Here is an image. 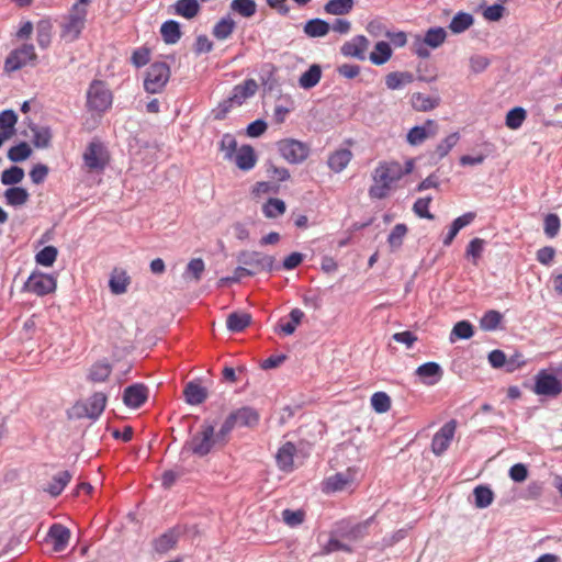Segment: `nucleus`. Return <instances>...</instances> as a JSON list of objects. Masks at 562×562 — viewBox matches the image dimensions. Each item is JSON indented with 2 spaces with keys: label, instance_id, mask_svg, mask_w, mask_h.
I'll list each match as a JSON object with an SVG mask.
<instances>
[{
  "label": "nucleus",
  "instance_id": "f257e3e1",
  "mask_svg": "<svg viewBox=\"0 0 562 562\" xmlns=\"http://www.w3.org/2000/svg\"><path fill=\"white\" fill-rule=\"evenodd\" d=\"M414 169V160L408 159L403 166L396 160L380 161L372 172V184L369 196L373 200H383L396 189L397 182Z\"/></svg>",
  "mask_w": 562,
  "mask_h": 562
},
{
  "label": "nucleus",
  "instance_id": "f03ea898",
  "mask_svg": "<svg viewBox=\"0 0 562 562\" xmlns=\"http://www.w3.org/2000/svg\"><path fill=\"white\" fill-rule=\"evenodd\" d=\"M216 443L222 446L226 445L223 443V440L218 439V432L215 434L214 426L207 422H204L201 425L200 430L184 443L183 450H188L198 457H205L212 451Z\"/></svg>",
  "mask_w": 562,
  "mask_h": 562
},
{
  "label": "nucleus",
  "instance_id": "7ed1b4c3",
  "mask_svg": "<svg viewBox=\"0 0 562 562\" xmlns=\"http://www.w3.org/2000/svg\"><path fill=\"white\" fill-rule=\"evenodd\" d=\"M90 0H77L61 24V37L72 42L79 37L86 25Z\"/></svg>",
  "mask_w": 562,
  "mask_h": 562
},
{
  "label": "nucleus",
  "instance_id": "20e7f679",
  "mask_svg": "<svg viewBox=\"0 0 562 562\" xmlns=\"http://www.w3.org/2000/svg\"><path fill=\"white\" fill-rule=\"evenodd\" d=\"M260 419L259 413L249 406L232 412L218 430V439L227 443L228 435L235 427H255Z\"/></svg>",
  "mask_w": 562,
  "mask_h": 562
},
{
  "label": "nucleus",
  "instance_id": "39448f33",
  "mask_svg": "<svg viewBox=\"0 0 562 562\" xmlns=\"http://www.w3.org/2000/svg\"><path fill=\"white\" fill-rule=\"evenodd\" d=\"M112 103L113 94L106 83L93 80L87 90L86 106L88 111L102 115L112 106Z\"/></svg>",
  "mask_w": 562,
  "mask_h": 562
},
{
  "label": "nucleus",
  "instance_id": "423d86ee",
  "mask_svg": "<svg viewBox=\"0 0 562 562\" xmlns=\"http://www.w3.org/2000/svg\"><path fill=\"white\" fill-rule=\"evenodd\" d=\"M83 165L89 172H100L110 161V155L104 144L99 139L91 140L82 155Z\"/></svg>",
  "mask_w": 562,
  "mask_h": 562
},
{
  "label": "nucleus",
  "instance_id": "0eeeda50",
  "mask_svg": "<svg viewBox=\"0 0 562 562\" xmlns=\"http://www.w3.org/2000/svg\"><path fill=\"white\" fill-rule=\"evenodd\" d=\"M447 38V32L443 27H430L424 37L416 36L413 43V52L419 58H428L430 56L429 48L436 49L440 47Z\"/></svg>",
  "mask_w": 562,
  "mask_h": 562
},
{
  "label": "nucleus",
  "instance_id": "6e6552de",
  "mask_svg": "<svg viewBox=\"0 0 562 562\" xmlns=\"http://www.w3.org/2000/svg\"><path fill=\"white\" fill-rule=\"evenodd\" d=\"M170 68L166 63H154L146 71L144 88L148 93H159L170 79Z\"/></svg>",
  "mask_w": 562,
  "mask_h": 562
},
{
  "label": "nucleus",
  "instance_id": "1a4fd4ad",
  "mask_svg": "<svg viewBox=\"0 0 562 562\" xmlns=\"http://www.w3.org/2000/svg\"><path fill=\"white\" fill-rule=\"evenodd\" d=\"M238 262L246 266L248 274L255 276L262 271H271L274 258L259 251H241L237 258Z\"/></svg>",
  "mask_w": 562,
  "mask_h": 562
},
{
  "label": "nucleus",
  "instance_id": "9d476101",
  "mask_svg": "<svg viewBox=\"0 0 562 562\" xmlns=\"http://www.w3.org/2000/svg\"><path fill=\"white\" fill-rule=\"evenodd\" d=\"M280 155L290 164H301L310 155V147L293 138L281 139L277 143Z\"/></svg>",
  "mask_w": 562,
  "mask_h": 562
},
{
  "label": "nucleus",
  "instance_id": "9b49d317",
  "mask_svg": "<svg viewBox=\"0 0 562 562\" xmlns=\"http://www.w3.org/2000/svg\"><path fill=\"white\" fill-rule=\"evenodd\" d=\"M57 280L50 274L41 271H34L24 283V291L33 293L37 296H44L56 290Z\"/></svg>",
  "mask_w": 562,
  "mask_h": 562
},
{
  "label": "nucleus",
  "instance_id": "f8f14e48",
  "mask_svg": "<svg viewBox=\"0 0 562 562\" xmlns=\"http://www.w3.org/2000/svg\"><path fill=\"white\" fill-rule=\"evenodd\" d=\"M258 89L254 79H247L243 83L234 87L232 95L222 104V112L226 113L234 105H241L248 98L252 97Z\"/></svg>",
  "mask_w": 562,
  "mask_h": 562
},
{
  "label": "nucleus",
  "instance_id": "ddd939ff",
  "mask_svg": "<svg viewBox=\"0 0 562 562\" xmlns=\"http://www.w3.org/2000/svg\"><path fill=\"white\" fill-rule=\"evenodd\" d=\"M37 55L35 53L34 45L23 44L21 47L12 50L5 59L4 67L8 71H15L29 63L36 60Z\"/></svg>",
  "mask_w": 562,
  "mask_h": 562
},
{
  "label": "nucleus",
  "instance_id": "4468645a",
  "mask_svg": "<svg viewBox=\"0 0 562 562\" xmlns=\"http://www.w3.org/2000/svg\"><path fill=\"white\" fill-rule=\"evenodd\" d=\"M186 532L183 526H173L151 541L153 549L158 554H166L177 547L180 537Z\"/></svg>",
  "mask_w": 562,
  "mask_h": 562
},
{
  "label": "nucleus",
  "instance_id": "2eb2a0df",
  "mask_svg": "<svg viewBox=\"0 0 562 562\" xmlns=\"http://www.w3.org/2000/svg\"><path fill=\"white\" fill-rule=\"evenodd\" d=\"M533 391L538 395L555 397L562 392V384L553 374L541 370L536 376Z\"/></svg>",
  "mask_w": 562,
  "mask_h": 562
},
{
  "label": "nucleus",
  "instance_id": "dca6fc26",
  "mask_svg": "<svg viewBox=\"0 0 562 562\" xmlns=\"http://www.w3.org/2000/svg\"><path fill=\"white\" fill-rule=\"evenodd\" d=\"M456 422L446 423L434 436L431 450L436 456H441L450 446L456 432Z\"/></svg>",
  "mask_w": 562,
  "mask_h": 562
},
{
  "label": "nucleus",
  "instance_id": "f3484780",
  "mask_svg": "<svg viewBox=\"0 0 562 562\" xmlns=\"http://www.w3.org/2000/svg\"><path fill=\"white\" fill-rule=\"evenodd\" d=\"M438 132V124L434 120H427L423 126H414L407 133V143L417 146L424 143L428 137H432Z\"/></svg>",
  "mask_w": 562,
  "mask_h": 562
},
{
  "label": "nucleus",
  "instance_id": "a211bd4d",
  "mask_svg": "<svg viewBox=\"0 0 562 562\" xmlns=\"http://www.w3.org/2000/svg\"><path fill=\"white\" fill-rule=\"evenodd\" d=\"M355 480V472L348 469L346 472H339L328 476L323 482V492L336 493L346 490Z\"/></svg>",
  "mask_w": 562,
  "mask_h": 562
},
{
  "label": "nucleus",
  "instance_id": "6ab92c4d",
  "mask_svg": "<svg viewBox=\"0 0 562 562\" xmlns=\"http://www.w3.org/2000/svg\"><path fill=\"white\" fill-rule=\"evenodd\" d=\"M368 47V38L364 35H357L350 41L344 43V45L340 47V52L346 57H353L360 60H364Z\"/></svg>",
  "mask_w": 562,
  "mask_h": 562
},
{
  "label": "nucleus",
  "instance_id": "aec40b11",
  "mask_svg": "<svg viewBox=\"0 0 562 562\" xmlns=\"http://www.w3.org/2000/svg\"><path fill=\"white\" fill-rule=\"evenodd\" d=\"M148 397V389L144 384H133L124 390V404L132 408L140 407Z\"/></svg>",
  "mask_w": 562,
  "mask_h": 562
},
{
  "label": "nucleus",
  "instance_id": "412c9836",
  "mask_svg": "<svg viewBox=\"0 0 562 562\" xmlns=\"http://www.w3.org/2000/svg\"><path fill=\"white\" fill-rule=\"evenodd\" d=\"M48 537L52 540L54 551L60 552L69 543L70 530L60 524H54L48 530Z\"/></svg>",
  "mask_w": 562,
  "mask_h": 562
},
{
  "label": "nucleus",
  "instance_id": "4be33fe9",
  "mask_svg": "<svg viewBox=\"0 0 562 562\" xmlns=\"http://www.w3.org/2000/svg\"><path fill=\"white\" fill-rule=\"evenodd\" d=\"M296 453V447L294 443L288 441L282 445L276 456L277 464L280 470L284 472H291L294 465V456Z\"/></svg>",
  "mask_w": 562,
  "mask_h": 562
},
{
  "label": "nucleus",
  "instance_id": "5701e85b",
  "mask_svg": "<svg viewBox=\"0 0 562 562\" xmlns=\"http://www.w3.org/2000/svg\"><path fill=\"white\" fill-rule=\"evenodd\" d=\"M106 405V395L102 392L92 394L86 404L82 405L85 416L97 419L104 411Z\"/></svg>",
  "mask_w": 562,
  "mask_h": 562
},
{
  "label": "nucleus",
  "instance_id": "b1692460",
  "mask_svg": "<svg viewBox=\"0 0 562 562\" xmlns=\"http://www.w3.org/2000/svg\"><path fill=\"white\" fill-rule=\"evenodd\" d=\"M353 155L351 150L347 148H340L333 151L327 159V165L330 170L338 173L347 168L349 162L351 161Z\"/></svg>",
  "mask_w": 562,
  "mask_h": 562
},
{
  "label": "nucleus",
  "instance_id": "393cba45",
  "mask_svg": "<svg viewBox=\"0 0 562 562\" xmlns=\"http://www.w3.org/2000/svg\"><path fill=\"white\" fill-rule=\"evenodd\" d=\"M236 166L248 171L252 169L257 162L254 148L250 145H243L234 155Z\"/></svg>",
  "mask_w": 562,
  "mask_h": 562
},
{
  "label": "nucleus",
  "instance_id": "a878e982",
  "mask_svg": "<svg viewBox=\"0 0 562 562\" xmlns=\"http://www.w3.org/2000/svg\"><path fill=\"white\" fill-rule=\"evenodd\" d=\"M183 394L187 403L190 405L202 404L207 397L206 389L200 383L193 381L186 385Z\"/></svg>",
  "mask_w": 562,
  "mask_h": 562
},
{
  "label": "nucleus",
  "instance_id": "bb28decb",
  "mask_svg": "<svg viewBox=\"0 0 562 562\" xmlns=\"http://www.w3.org/2000/svg\"><path fill=\"white\" fill-rule=\"evenodd\" d=\"M130 277L123 269L114 268L109 281L110 290L113 294H123L127 291Z\"/></svg>",
  "mask_w": 562,
  "mask_h": 562
},
{
  "label": "nucleus",
  "instance_id": "cd10ccee",
  "mask_svg": "<svg viewBox=\"0 0 562 562\" xmlns=\"http://www.w3.org/2000/svg\"><path fill=\"white\" fill-rule=\"evenodd\" d=\"M488 361L491 366L496 369L506 367L507 372H513L525 363L524 361L516 362L515 359L507 360L506 355L498 349H495L488 353Z\"/></svg>",
  "mask_w": 562,
  "mask_h": 562
},
{
  "label": "nucleus",
  "instance_id": "c85d7f7f",
  "mask_svg": "<svg viewBox=\"0 0 562 562\" xmlns=\"http://www.w3.org/2000/svg\"><path fill=\"white\" fill-rule=\"evenodd\" d=\"M393 50L389 43L381 41L374 45L373 50L369 55L370 61L375 66L386 64L392 57Z\"/></svg>",
  "mask_w": 562,
  "mask_h": 562
},
{
  "label": "nucleus",
  "instance_id": "c756f323",
  "mask_svg": "<svg viewBox=\"0 0 562 562\" xmlns=\"http://www.w3.org/2000/svg\"><path fill=\"white\" fill-rule=\"evenodd\" d=\"M251 323V315L246 312H233L226 318V326L229 331L240 333Z\"/></svg>",
  "mask_w": 562,
  "mask_h": 562
},
{
  "label": "nucleus",
  "instance_id": "7c9ffc66",
  "mask_svg": "<svg viewBox=\"0 0 562 562\" xmlns=\"http://www.w3.org/2000/svg\"><path fill=\"white\" fill-rule=\"evenodd\" d=\"M459 140L460 134L458 132L449 134L436 146L434 153L431 154V158L437 161L443 159L446 156H448L451 149L459 143Z\"/></svg>",
  "mask_w": 562,
  "mask_h": 562
},
{
  "label": "nucleus",
  "instance_id": "2f4dec72",
  "mask_svg": "<svg viewBox=\"0 0 562 562\" xmlns=\"http://www.w3.org/2000/svg\"><path fill=\"white\" fill-rule=\"evenodd\" d=\"M173 13L184 19H193L201 10L196 0H178L173 5Z\"/></svg>",
  "mask_w": 562,
  "mask_h": 562
},
{
  "label": "nucleus",
  "instance_id": "473e14b6",
  "mask_svg": "<svg viewBox=\"0 0 562 562\" xmlns=\"http://www.w3.org/2000/svg\"><path fill=\"white\" fill-rule=\"evenodd\" d=\"M160 34L166 44L172 45L179 42L182 32L177 21L169 20L162 23Z\"/></svg>",
  "mask_w": 562,
  "mask_h": 562
},
{
  "label": "nucleus",
  "instance_id": "72a5a7b5",
  "mask_svg": "<svg viewBox=\"0 0 562 562\" xmlns=\"http://www.w3.org/2000/svg\"><path fill=\"white\" fill-rule=\"evenodd\" d=\"M112 372V366L106 361H99L91 366L88 372V380L93 383H101L108 380Z\"/></svg>",
  "mask_w": 562,
  "mask_h": 562
},
{
  "label": "nucleus",
  "instance_id": "f704fd0d",
  "mask_svg": "<svg viewBox=\"0 0 562 562\" xmlns=\"http://www.w3.org/2000/svg\"><path fill=\"white\" fill-rule=\"evenodd\" d=\"M71 479L72 474L69 471H61L53 476L52 482L48 484L45 491L52 496L56 497L61 494Z\"/></svg>",
  "mask_w": 562,
  "mask_h": 562
},
{
  "label": "nucleus",
  "instance_id": "c9c22d12",
  "mask_svg": "<svg viewBox=\"0 0 562 562\" xmlns=\"http://www.w3.org/2000/svg\"><path fill=\"white\" fill-rule=\"evenodd\" d=\"M413 82V75L407 71H392L385 76V85L390 90H396Z\"/></svg>",
  "mask_w": 562,
  "mask_h": 562
},
{
  "label": "nucleus",
  "instance_id": "e433bc0d",
  "mask_svg": "<svg viewBox=\"0 0 562 562\" xmlns=\"http://www.w3.org/2000/svg\"><path fill=\"white\" fill-rule=\"evenodd\" d=\"M286 211V205L283 200L278 198H270L262 205V213L267 218H277L283 215Z\"/></svg>",
  "mask_w": 562,
  "mask_h": 562
},
{
  "label": "nucleus",
  "instance_id": "4c0bfd02",
  "mask_svg": "<svg viewBox=\"0 0 562 562\" xmlns=\"http://www.w3.org/2000/svg\"><path fill=\"white\" fill-rule=\"evenodd\" d=\"M7 204L12 206H20L27 202L30 194L22 187H12L4 191Z\"/></svg>",
  "mask_w": 562,
  "mask_h": 562
},
{
  "label": "nucleus",
  "instance_id": "58836bf2",
  "mask_svg": "<svg viewBox=\"0 0 562 562\" xmlns=\"http://www.w3.org/2000/svg\"><path fill=\"white\" fill-rule=\"evenodd\" d=\"M330 24L321 19H313L306 22L304 32L311 37H322L328 34Z\"/></svg>",
  "mask_w": 562,
  "mask_h": 562
},
{
  "label": "nucleus",
  "instance_id": "ea45409f",
  "mask_svg": "<svg viewBox=\"0 0 562 562\" xmlns=\"http://www.w3.org/2000/svg\"><path fill=\"white\" fill-rule=\"evenodd\" d=\"M352 8L353 0H329L324 7V11L327 14L344 15L348 14Z\"/></svg>",
  "mask_w": 562,
  "mask_h": 562
},
{
  "label": "nucleus",
  "instance_id": "a19ab883",
  "mask_svg": "<svg viewBox=\"0 0 562 562\" xmlns=\"http://www.w3.org/2000/svg\"><path fill=\"white\" fill-rule=\"evenodd\" d=\"M321 77V67L318 65H312L305 72L302 74L299 83L304 89H311L319 82Z\"/></svg>",
  "mask_w": 562,
  "mask_h": 562
},
{
  "label": "nucleus",
  "instance_id": "79ce46f5",
  "mask_svg": "<svg viewBox=\"0 0 562 562\" xmlns=\"http://www.w3.org/2000/svg\"><path fill=\"white\" fill-rule=\"evenodd\" d=\"M474 504L477 508L488 507L494 499L493 491L485 485H479L473 490Z\"/></svg>",
  "mask_w": 562,
  "mask_h": 562
},
{
  "label": "nucleus",
  "instance_id": "37998d69",
  "mask_svg": "<svg viewBox=\"0 0 562 562\" xmlns=\"http://www.w3.org/2000/svg\"><path fill=\"white\" fill-rule=\"evenodd\" d=\"M412 105L415 110L426 112L435 109L438 106L439 101L438 99H434L429 95H426L424 93H414L412 95Z\"/></svg>",
  "mask_w": 562,
  "mask_h": 562
},
{
  "label": "nucleus",
  "instance_id": "c03bdc74",
  "mask_svg": "<svg viewBox=\"0 0 562 562\" xmlns=\"http://www.w3.org/2000/svg\"><path fill=\"white\" fill-rule=\"evenodd\" d=\"M236 27L235 22L231 18L221 19L213 27V35L220 41L228 38Z\"/></svg>",
  "mask_w": 562,
  "mask_h": 562
},
{
  "label": "nucleus",
  "instance_id": "a18cd8bd",
  "mask_svg": "<svg viewBox=\"0 0 562 562\" xmlns=\"http://www.w3.org/2000/svg\"><path fill=\"white\" fill-rule=\"evenodd\" d=\"M231 10L243 18H251L257 11V4L254 0H232Z\"/></svg>",
  "mask_w": 562,
  "mask_h": 562
},
{
  "label": "nucleus",
  "instance_id": "49530a36",
  "mask_svg": "<svg viewBox=\"0 0 562 562\" xmlns=\"http://www.w3.org/2000/svg\"><path fill=\"white\" fill-rule=\"evenodd\" d=\"M474 335L473 326L468 321H460L454 324L451 334L450 341L454 342L458 339H470Z\"/></svg>",
  "mask_w": 562,
  "mask_h": 562
},
{
  "label": "nucleus",
  "instance_id": "de8ad7c7",
  "mask_svg": "<svg viewBox=\"0 0 562 562\" xmlns=\"http://www.w3.org/2000/svg\"><path fill=\"white\" fill-rule=\"evenodd\" d=\"M472 24H473V16L471 14L464 13V12H459L452 18V20L449 24V29L453 33L458 34V33H462L465 30H468Z\"/></svg>",
  "mask_w": 562,
  "mask_h": 562
},
{
  "label": "nucleus",
  "instance_id": "09e8293b",
  "mask_svg": "<svg viewBox=\"0 0 562 562\" xmlns=\"http://www.w3.org/2000/svg\"><path fill=\"white\" fill-rule=\"evenodd\" d=\"M303 317L304 313L300 308H293L290 312V321L286 323L281 322L279 324L280 331L284 335H292L295 331L297 325L302 322Z\"/></svg>",
  "mask_w": 562,
  "mask_h": 562
},
{
  "label": "nucleus",
  "instance_id": "8fccbe9b",
  "mask_svg": "<svg viewBox=\"0 0 562 562\" xmlns=\"http://www.w3.org/2000/svg\"><path fill=\"white\" fill-rule=\"evenodd\" d=\"M502 314L498 311H487L480 319V327L485 331L495 330L502 322Z\"/></svg>",
  "mask_w": 562,
  "mask_h": 562
},
{
  "label": "nucleus",
  "instance_id": "3c124183",
  "mask_svg": "<svg viewBox=\"0 0 562 562\" xmlns=\"http://www.w3.org/2000/svg\"><path fill=\"white\" fill-rule=\"evenodd\" d=\"M371 406L378 414H384L391 408V397L385 392H375L371 396Z\"/></svg>",
  "mask_w": 562,
  "mask_h": 562
},
{
  "label": "nucleus",
  "instance_id": "603ef678",
  "mask_svg": "<svg viewBox=\"0 0 562 562\" xmlns=\"http://www.w3.org/2000/svg\"><path fill=\"white\" fill-rule=\"evenodd\" d=\"M58 250L54 246H46L35 255L36 263L44 267H52L56 261Z\"/></svg>",
  "mask_w": 562,
  "mask_h": 562
},
{
  "label": "nucleus",
  "instance_id": "864d4df0",
  "mask_svg": "<svg viewBox=\"0 0 562 562\" xmlns=\"http://www.w3.org/2000/svg\"><path fill=\"white\" fill-rule=\"evenodd\" d=\"M31 154L32 149L30 145L25 142H22L9 149L8 158L13 162H20L27 159Z\"/></svg>",
  "mask_w": 562,
  "mask_h": 562
},
{
  "label": "nucleus",
  "instance_id": "5fc2aeb1",
  "mask_svg": "<svg viewBox=\"0 0 562 562\" xmlns=\"http://www.w3.org/2000/svg\"><path fill=\"white\" fill-rule=\"evenodd\" d=\"M526 110L517 106L508 111L506 115V126L510 130L519 128L526 120Z\"/></svg>",
  "mask_w": 562,
  "mask_h": 562
},
{
  "label": "nucleus",
  "instance_id": "6e6d98bb",
  "mask_svg": "<svg viewBox=\"0 0 562 562\" xmlns=\"http://www.w3.org/2000/svg\"><path fill=\"white\" fill-rule=\"evenodd\" d=\"M24 178V170L21 167L12 166L1 173V182L4 186L20 183Z\"/></svg>",
  "mask_w": 562,
  "mask_h": 562
},
{
  "label": "nucleus",
  "instance_id": "4d7b16f0",
  "mask_svg": "<svg viewBox=\"0 0 562 562\" xmlns=\"http://www.w3.org/2000/svg\"><path fill=\"white\" fill-rule=\"evenodd\" d=\"M561 228V221L559 216L554 213H549L546 215L543 221V231L547 237L554 238Z\"/></svg>",
  "mask_w": 562,
  "mask_h": 562
},
{
  "label": "nucleus",
  "instance_id": "13d9d810",
  "mask_svg": "<svg viewBox=\"0 0 562 562\" xmlns=\"http://www.w3.org/2000/svg\"><path fill=\"white\" fill-rule=\"evenodd\" d=\"M33 131V144L37 148H46L52 140V132L48 127H35Z\"/></svg>",
  "mask_w": 562,
  "mask_h": 562
},
{
  "label": "nucleus",
  "instance_id": "bf43d9fd",
  "mask_svg": "<svg viewBox=\"0 0 562 562\" xmlns=\"http://www.w3.org/2000/svg\"><path fill=\"white\" fill-rule=\"evenodd\" d=\"M373 521V517L359 522L352 526L348 531L344 532V536L350 540H359L362 539L366 535H368V529L371 522Z\"/></svg>",
  "mask_w": 562,
  "mask_h": 562
},
{
  "label": "nucleus",
  "instance_id": "052dcab7",
  "mask_svg": "<svg viewBox=\"0 0 562 562\" xmlns=\"http://www.w3.org/2000/svg\"><path fill=\"white\" fill-rule=\"evenodd\" d=\"M406 234L407 226L405 224H396L387 237L390 247L393 249L400 248Z\"/></svg>",
  "mask_w": 562,
  "mask_h": 562
},
{
  "label": "nucleus",
  "instance_id": "680f3d73",
  "mask_svg": "<svg viewBox=\"0 0 562 562\" xmlns=\"http://www.w3.org/2000/svg\"><path fill=\"white\" fill-rule=\"evenodd\" d=\"M416 374L420 379L440 378L442 370L437 362H426L416 369Z\"/></svg>",
  "mask_w": 562,
  "mask_h": 562
},
{
  "label": "nucleus",
  "instance_id": "e2e57ef3",
  "mask_svg": "<svg viewBox=\"0 0 562 562\" xmlns=\"http://www.w3.org/2000/svg\"><path fill=\"white\" fill-rule=\"evenodd\" d=\"M431 200V196L417 199L413 205L414 213L422 218L434 220V214L429 212Z\"/></svg>",
  "mask_w": 562,
  "mask_h": 562
},
{
  "label": "nucleus",
  "instance_id": "0e129e2a",
  "mask_svg": "<svg viewBox=\"0 0 562 562\" xmlns=\"http://www.w3.org/2000/svg\"><path fill=\"white\" fill-rule=\"evenodd\" d=\"M220 149L224 153L225 159H232L237 151V140L231 134H224L221 143Z\"/></svg>",
  "mask_w": 562,
  "mask_h": 562
},
{
  "label": "nucleus",
  "instance_id": "69168bd1",
  "mask_svg": "<svg viewBox=\"0 0 562 562\" xmlns=\"http://www.w3.org/2000/svg\"><path fill=\"white\" fill-rule=\"evenodd\" d=\"M205 270V265L203 259L201 258H193L189 261L186 274L190 276L191 279H193L195 282H199L201 280L202 273Z\"/></svg>",
  "mask_w": 562,
  "mask_h": 562
},
{
  "label": "nucleus",
  "instance_id": "338daca9",
  "mask_svg": "<svg viewBox=\"0 0 562 562\" xmlns=\"http://www.w3.org/2000/svg\"><path fill=\"white\" fill-rule=\"evenodd\" d=\"M282 519L289 527H296L305 519V512L303 509L291 510L284 509L282 512Z\"/></svg>",
  "mask_w": 562,
  "mask_h": 562
},
{
  "label": "nucleus",
  "instance_id": "774afa93",
  "mask_svg": "<svg viewBox=\"0 0 562 562\" xmlns=\"http://www.w3.org/2000/svg\"><path fill=\"white\" fill-rule=\"evenodd\" d=\"M485 241L482 238H473L467 247V256L472 257L473 263L477 265V260L481 258Z\"/></svg>",
  "mask_w": 562,
  "mask_h": 562
}]
</instances>
